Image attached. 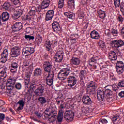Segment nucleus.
I'll return each instance as SVG.
<instances>
[{
  "instance_id": "nucleus-20",
  "label": "nucleus",
  "mask_w": 124,
  "mask_h": 124,
  "mask_svg": "<svg viewBox=\"0 0 124 124\" xmlns=\"http://www.w3.org/2000/svg\"><path fill=\"white\" fill-rule=\"evenodd\" d=\"M53 17H54V10H51L48 11L46 15V21H50V20H52Z\"/></svg>"
},
{
  "instance_id": "nucleus-5",
  "label": "nucleus",
  "mask_w": 124,
  "mask_h": 124,
  "mask_svg": "<svg viewBox=\"0 0 124 124\" xmlns=\"http://www.w3.org/2000/svg\"><path fill=\"white\" fill-rule=\"evenodd\" d=\"M97 88V84L93 81H90L89 82L88 85L87 87V92L89 93H95V90Z\"/></svg>"
},
{
  "instance_id": "nucleus-27",
  "label": "nucleus",
  "mask_w": 124,
  "mask_h": 124,
  "mask_svg": "<svg viewBox=\"0 0 124 124\" xmlns=\"http://www.w3.org/2000/svg\"><path fill=\"white\" fill-rule=\"evenodd\" d=\"M111 119L110 117L100 119L99 121V124H109L111 123Z\"/></svg>"
},
{
  "instance_id": "nucleus-11",
  "label": "nucleus",
  "mask_w": 124,
  "mask_h": 124,
  "mask_svg": "<svg viewBox=\"0 0 124 124\" xmlns=\"http://www.w3.org/2000/svg\"><path fill=\"white\" fill-rule=\"evenodd\" d=\"M38 85H39V81L38 80L36 79H33L31 83L30 86V89L34 92L37 89V87H38Z\"/></svg>"
},
{
  "instance_id": "nucleus-33",
  "label": "nucleus",
  "mask_w": 124,
  "mask_h": 124,
  "mask_svg": "<svg viewBox=\"0 0 124 124\" xmlns=\"http://www.w3.org/2000/svg\"><path fill=\"white\" fill-rule=\"evenodd\" d=\"M42 74V70L40 68H37L34 71V76H41Z\"/></svg>"
},
{
  "instance_id": "nucleus-57",
  "label": "nucleus",
  "mask_w": 124,
  "mask_h": 124,
  "mask_svg": "<svg viewBox=\"0 0 124 124\" xmlns=\"http://www.w3.org/2000/svg\"><path fill=\"white\" fill-rule=\"evenodd\" d=\"M30 65V60H25L23 63L24 66H29Z\"/></svg>"
},
{
  "instance_id": "nucleus-7",
  "label": "nucleus",
  "mask_w": 124,
  "mask_h": 124,
  "mask_svg": "<svg viewBox=\"0 0 124 124\" xmlns=\"http://www.w3.org/2000/svg\"><path fill=\"white\" fill-rule=\"evenodd\" d=\"M15 83H16V79L14 78L8 79L6 84L7 89L13 90L15 88Z\"/></svg>"
},
{
  "instance_id": "nucleus-54",
  "label": "nucleus",
  "mask_w": 124,
  "mask_h": 124,
  "mask_svg": "<svg viewBox=\"0 0 124 124\" xmlns=\"http://www.w3.org/2000/svg\"><path fill=\"white\" fill-rule=\"evenodd\" d=\"M111 33H112V34H113V35L116 36L118 34V31H117V30L112 29H111Z\"/></svg>"
},
{
  "instance_id": "nucleus-63",
  "label": "nucleus",
  "mask_w": 124,
  "mask_h": 124,
  "mask_svg": "<svg viewBox=\"0 0 124 124\" xmlns=\"http://www.w3.org/2000/svg\"><path fill=\"white\" fill-rule=\"evenodd\" d=\"M0 111L1 112H6V108L3 106H0Z\"/></svg>"
},
{
  "instance_id": "nucleus-1",
  "label": "nucleus",
  "mask_w": 124,
  "mask_h": 124,
  "mask_svg": "<svg viewBox=\"0 0 124 124\" xmlns=\"http://www.w3.org/2000/svg\"><path fill=\"white\" fill-rule=\"evenodd\" d=\"M113 95H114V92L109 89H107L105 91L98 89L97 91V97L99 101H103L105 99L108 100L109 97L111 98Z\"/></svg>"
},
{
  "instance_id": "nucleus-28",
  "label": "nucleus",
  "mask_w": 124,
  "mask_h": 124,
  "mask_svg": "<svg viewBox=\"0 0 124 124\" xmlns=\"http://www.w3.org/2000/svg\"><path fill=\"white\" fill-rule=\"evenodd\" d=\"M1 18L2 22L8 21L9 20V14L6 12H3L1 14Z\"/></svg>"
},
{
  "instance_id": "nucleus-39",
  "label": "nucleus",
  "mask_w": 124,
  "mask_h": 124,
  "mask_svg": "<svg viewBox=\"0 0 124 124\" xmlns=\"http://www.w3.org/2000/svg\"><path fill=\"white\" fill-rule=\"evenodd\" d=\"M124 67L116 66V69L118 74H122L124 72Z\"/></svg>"
},
{
  "instance_id": "nucleus-41",
  "label": "nucleus",
  "mask_w": 124,
  "mask_h": 124,
  "mask_svg": "<svg viewBox=\"0 0 124 124\" xmlns=\"http://www.w3.org/2000/svg\"><path fill=\"white\" fill-rule=\"evenodd\" d=\"M68 8L74 7V0H69L68 1Z\"/></svg>"
},
{
  "instance_id": "nucleus-55",
  "label": "nucleus",
  "mask_w": 124,
  "mask_h": 124,
  "mask_svg": "<svg viewBox=\"0 0 124 124\" xmlns=\"http://www.w3.org/2000/svg\"><path fill=\"white\" fill-rule=\"evenodd\" d=\"M119 87L118 85H112V90L114 92H117L118 90H119Z\"/></svg>"
},
{
  "instance_id": "nucleus-4",
  "label": "nucleus",
  "mask_w": 124,
  "mask_h": 124,
  "mask_svg": "<svg viewBox=\"0 0 124 124\" xmlns=\"http://www.w3.org/2000/svg\"><path fill=\"white\" fill-rule=\"evenodd\" d=\"M43 68L46 72H48V74H55L53 69V63L49 61H46L44 62Z\"/></svg>"
},
{
  "instance_id": "nucleus-52",
  "label": "nucleus",
  "mask_w": 124,
  "mask_h": 124,
  "mask_svg": "<svg viewBox=\"0 0 124 124\" xmlns=\"http://www.w3.org/2000/svg\"><path fill=\"white\" fill-rule=\"evenodd\" d=\"M120 11L122 12L123 15H124V2H122L120 4Z\"/></svg>"
},
{
  "instance_id": "nucleus-46",
  "label": "nucleus",
  "mask_w": 124,
  "mask_h": 124,
  "mask_svg": "<svg viewBox=\"0 0 124 124\" xmlns=\"http://www.w3.org/2000/svg\"><path fill=\"white\" fill-rule=\"evenodd\" d=\"M119 88H124V80H120L117 84Z\"/></svg>"
},
{
  "instance_id": "nucleus-14",
  "label": "nucleus",
  "mask_w": 124,
  "mask_h": 124,
  "mask_svg": "<svg viewBox=\"0 0 124 124\" xmlns=\"http://www.w3.org/2000/svg\"><path fill=\"white\" fill-rule=\"evenodd\" d=\"M8 58V50L5 49L1 54L0 61L1 62H6Z\"/></svg>"
},
{
  "instance_id": "nucleus-37",
  "label": "nucleus",
  "mask_w": 124,
  "mask_h": 124,
  "mask_svg": "<svg viewBox=\"0 0 124 124\" xmlns=\"http://www.w3.org/2000/svg\"><path fill=\"white\" fill-rule=\"evenodd\" d=\"M10 6H11V4H10V2H5L3 5V8L5 9V10H8L9 8H10Z\"/></svg>"
},
{
  "instance_id": "nucleus-34",
  "label": "nucleus",
  "mask_w": 124,
  "mask_h": 124,
  "mask_svg": "<svg viewBox=\"0 0 124 124\" xmlns=\"http://www.w3.org/2000/svg\"><path fill=\"white\" fill-rule=\"evenodd\" d=\"M106 11L100 10L98 11V15L99 18L101 19H104L106 17V14H105Z\"/></svg>"
},
{
  "instance_id": "nucleus-3",
  "label": "nucleus",
  "mask_w": 124,
  "mask_h": 124,
  "mask_svg": "<svg viewBox=\"0 0 124 124\" xmlns=\"http://www.w3.org/2000/svg\"><path fill=\"white\" fill-rule=\"evenodd\" d=\"M69 74H71V70L70 69H66L64 71L61 70L58 73V78L59 80L63 81V80H65L66 79V77H67Z\"/></svg>"
},
{
  "instance_id": "nucleus-62",
  "label": "nucleus",
  "mask_w": 124,
  "mask_h": 124,
  "mask_svg": "<svg viewBox=\"0 0 124 124\" xmlns=\"http://www.w3.org/2000/svg\"><path fill=\"white\" fill-rule=\"evenodd\" d=\"M31 19V17L29 15H27L24 16V20L25 21H27L28 20H30Z\"/></svg>"
},
{
  "instance_id": "nucleus-51",
  "label": "nucleus",
  "mask_w": 124,
  "mask_h": 124,
  "mask_svg": "<svg viewBox=\"0 0 124 124\" xmlns=\"http://www.w3.org/2000/svg\"><path fill=\"white\" fill-rule=\"evenodd\" d=\"M34 114L35 115H36L37 118H38V119H40V118H41V117H42V114L41 113H40L38 111H35L34 112Z\"/></svg>"
},
{
  "instance_id": "nucleus-43",
  "label": "nucleus",
  "mask_w": 124,
  "mask_h": 124,
  "mask_svg": "<svg viewBox=\"0 0 124 124\" xmlns=\"http://www.w3.org/2000/svg\"><path fill=\"white\" fill-rule=\"evenodd\" d=\"M15 87L16 90H21L22 89V83L20 82H17L15 86Z\"/></svg>"
},
{
  "instance_id": "nucleus-32",
  "label": "nucleus",
  "mask_w": 124,
  "mask_h": 124,
  "mask_svg": "<svg viewBox=\"0 0 124 124\" xmlns=\"http://www.w3.org/2000/svg\"><path fill=\"white\" fill-rule=\"evenodd\" d=\"M39 98H38V100L41 105H44L45 103H47V100L46 99V97H42V96H38Z\"/></svg>"
},
{
  "instance_id": "nucleus-22",
  "label": "nucleus",
  "mask_w": 124,
  "mask_h": 124,
  "mask_svg": "<svg viewBox=\"0 0 124 124\" xmlns=\"http://www.w3.org/2000/svg\"><path fill=\"white\" fill-rule=\"evenodd\" d=\"M52 29H53V31L56 32L60 31L61 30V28L59 22L57 21H54L52 23Z\"/></svg>"
},
{
  "instance_id": "nucleus-9",
  "label": "nucleus",
  "mask_w": 124,
  "mask_h": 124,
  "mask_svg": "<svg viewBox=\"0 0 124 124\" xmlns=\"http://www.w3.org/2000/svg\"><path fill=\"white\" fill-rule=\"evenodd\" d=\"M34 48L33 47L26 46L23 49L22 54L24 56H30L34 53Z\"/></svg>"
},
{
  "instance_id": "nucleus-15",
  "label": "nucleus",
  "mask_w": 124,
  "mask_h": 124,
  "mask_svg": "<svg viewBox=\"0 0 124 124\" xmlns=\"http://www.w3.org/2000/svg\"><path fill=\"white\" fill-rule=\"evenodd\" d=\"M54 75H55V74H48V76L46 77V84L48 86H49V87L53 85V83L54 82Z\"/></svg>"
},
{
  "instance_id": "nucleus-6",
  "label": "nucleus",
  "mask_w": 124,
  "mask_h": 124,
  "mask_svg": "<svg viewBox=\"0 0 124 124\" xmlns=\"http://www.w3.org/2000/svg\"><path fill=\"white\" fill-rule=\"evenodd\" d=\"M45 114L47 117H50V116H57L58 114V111L57 110V108L56 107H50L47 108L44 111Z\"/></svg>"
},
{
  "instance_id": "nucleus-35",
  "label": "nucleus",
  "mask_w": 124,
  "mask_h": 124,
  "mask_svg": "<svg viewBox=\"0 0 124 124\" xmlns=\"http://www.w3.org/2000/svg\"><path fill=\"white\" fill-rule=\"evenodd\" d=\"M27 96H28V98L31 99L32 96H33V91L31 90V89H29L26 93Z\"/></svg>"
},
{
  "instance_id": "nucleus-56",
  "label": "nucleus",
  "mask_w": 124,
  "mask_h": 124,
  "mask_svg": "<svg viewBox=\"0 0 124 124\" xmlns=\"http://www.w3.org/2000/svg\"><path fill=\"white\" fill-rule=\"evenodd\" d=\"M9 91L7 92V93L8 96L11 97L13 96L14 93L12 92V90H8Z\"/></svg>"
},
{
  "instance_id": "nucleus-13",
  "label": "nucleus",
  "mask_w": 124,
  "mask_h": 124,
  "mask_svg": "<svg viewBox=\"0 0 124 124\" xmlns=\"http://www.w3.org/2000/svg\"><path fill=\"white\" fill-rule=\"evenodd\" d=\"M77 83V79L76 78L73 76H70L68 78V87H73L75 85H76Z\"/></svg>"
},
{
  "instance_id": "nucleus-42",
  "label": "nucleus",
  "mask_w": 124,
  "mask_h": 124,
  "mask_svg": "<svg viewBox=\"0 0 124 124\" xmlns=\"http://www.w3.org/2000/svg\"><path fill=\"white\" fill-rule=\"evenodd\" d=\"M24 83L25 85H29L30 84V75H27L24 80Z\"/></svg>"
},
{
  "instance_id": "nucleus-38",
  "label": "nucleus",
  "mask_w": 124,
  "mask_h": 124,
  "mask_svg": "<svg viewBox=\"0 0 124 124\" xmlns=\"http://www.w3.org/2000/svg\"><path fill=\"white\" fill-rule=\"evenodd\" d=\"M45 117L46 118H48V121H49V122H50V123H54V122H55V121H56V118H55V117H56V116H55V115H51V117H50L49 116L48 117L46 114L45 115Z\"/></svg>"
},
{
  "instance_id": "nucleus-31",
  "label": "nucleus",
  "mask_w": 124,
  "mask_h": 124,
  "mask_svg": "<svg viewBox=\"0 0 124 124\" xmlns=\"http://www.w3.org/2000/svg\"><path fill=\"white\" fill-rule=\"evenodd\" d=\"M80 62H81V61L78 58H73L71 60V63L72 64H74V65H79Z\"/></svg>"
},
{
  "instance_id": "nucleus-12",
  "label": "nucleus",
  "mask_w": 124,
  "mask_h": 124,
  "mask_svg": "<svg viewBox=\"0 0 124 124\" xmlns=\"http://www.w3.org/2000/svg\"><path fill=\"white\" fill-rule=\"evenodd\" d=\"M74 117V112L72 110H67L64 114V118L65 121H69L71 119L72 120Z\"/></svg>"
},
{
  "instance_id": "nucleus-24",
  "label": "nucleus",
  "mask_w": 124,
  "mask_h": 124,
  "mask_svg": "<svg viewBox=\"0 0 124 124\" xmlns=\"http://www.w3.org/2000/svg\"><path fill=\"white\" fill-rule=\"evenodd\" d=\"M50 5V0H44L42 2L41 9H45L48 8Z\"/></svg>"
},
{
  "instance_id": "nucleus-17",
  "label": "nucleus",
  "mask_w": 124,
  "mask_h": 124,
  "mask_svg": "<svg viewBox=\"0 0 124 124\" xmlns=\"http://www.w3.org/2000/svg\"><path fill=\"white\" fill-rule=\"evenodd\" d=\"M12 30H13L14 31H19L22 30L23 29V25L21 22H16L12 27Z\"/></svg>"
},
{
  "instance_id": "nucleus-8",
  "label": "nucleus",
  "mask_w": 124,
  "mask_h": 124,
  "mask_svg": "<svg viewBox=\"0 0 124 124\" xmlns=\"http://www.w3.org/2000/svg\"><path fill=\"white\" fill-rule=\"evenodd\" d=\"M54 60L56 62H61L62 60H63V51L62 50L57 51L55 55Z\"/></svg>"
},
{
  "instance_id": "nucleus-40",
  "label": "nucleus",
  "mask_w": 124,
  "mask_h": 124,
  "mask_svg": "<svg viewBox=\"0 0 124 124\" xmlns=\"http://www.w3.org/2000/svg\"><path fill=\"white\" fill-rule=\"evenodd\" d=\"M29 14L30 16H34L35 15V7H32L29 11Z\"/></svg>"
},
{
  "instance_id": "nucleus-25",
  "label": "nucleus",
  "mask_w": 124,
  "mask_h": 124,
  "mask_svg": "<svg viewBox=\"0 0 124 124\" xmlns=\"http://www.w3.org/2000/svg\"><path fill=\"white\" fill-rule=\"evenodd\" d=\"M87 74H88V73L85 70H82L80 71L79 77L80 78L81 81H82V82H83L84 80H85V79L87 78Z\"/></svg>"
},
{
  "instance_id": "nucleus-58",
  "label": "nucleus",
  "mask_w": 124,
  "mask_h": 124,
  "mask_svg": "<svg viewBox=\"0 0 124 124\" xmlns=\"http://www.w3.org/2000/svg\"><path fill=\"white\" fill-rule=\"evenodd\" d=\"M4 118H5V116L4 115V114L2 113H0V123H1V122H2V121L4 120Z\"/></svg>"
},
{
  "instance_id": "nucleus-10",
  "label": "nucleus",
  "mask_w": 124,
  "mask_h": 124,
  "mask_svg": "<svg viewBox=\"0 0 124 124\" xmlns=\"http://www.w3.org/2000/svg\"><path fill=\"white\" fill-rule=\"evenodd\" d=\"M21 49L18 46H14L11 50V56L12 58H16L20 55Z\"/></svg>"
},
{
  "instance_id": "nucleus-53",
  "label": "nucleus",
  "mask_w": 124,
  "mask_h": 124,
  "mask_svg": "<svg viewBox=\"0 0 124 124\" xmlns=\"http://www.w3.org/2000/svg\"><path fill=\"white\" fill-rule=\"evenodd\" d=\"M18 104H19L20 106H22V107H24L25 105V102H24V100L22 99L21 100H19L17 102Z\"/></svg>"
},
{
  "instance_id": "nucleus-16",
  "label": "nucleus",
  "mask_w": 124,
  "mask_h": 124,
  "mask_svg": "<svg viewBox=\"0 0 124 124\" xmlns=\"http://www.w3.org/2000/svg\"><path fill=\"white\" fill-rule=\"evenodd\" d=\"M82 102L85 105H92L93 104V101L92 99L88 95H84L82 97Z\"/></svg>"
},
{
  "instance_id": "nucleus-44",
  "label": "nucleus",
  "mask_w": 124,
  "mask_h": 124,
  "mask_svg": "<svg viewBox=\"0 0 124 124\" xmlns=\"http://www.w3.org/2000/svg\"><path fill=\"white\" fill-rule=\"evenodd\" d=\"M99 46L101 48H105V42H104L103 40H100L99 41Z\"/></svg>"
},
{
  "instance_id": "nucleus-47",
  "label": "nucleus",
  "mask_w": 124,
  "mask_h": 124,
  "mask_svg": "<svg viewBox=\"0 0 124 124\" xmlns=\"http://www.w3.org/2000/svg\"><path fill=\"white\" fill-rule=\"evenodd\" d=\"M116 66L118 67H123L124 68V62L122 61H118L116 63Z\"/></svg>"
},
{
  "instance_id": "nucleus-59",
  "label": "nucleus",
  "mask_w": 124,
  "mask_h": 124,
  "mask_svg": "<svg viewBox=\"0 0 124 124\" xmlns=\"http://www.w3.org/2000/svg\"><path fill=\"white\" fill-rule=\"evenodd\" d=\"M117 21L121 22H124V18L123 17V16H119L117 18Z\"/></svg>"
},
{
  "instance_id": "nucleus-23",
  "label": "nucleus",
  "mask_w": 124,
  "mask_h": 124,
  "mask_svg": "<svg viewBox=\"0 0 124 124\" xmlns=\"http://www.w3.org/2000/svg\"><path fill=\"white\" fill-rule=\"evenodd\" d=\"M22 14H23V11L22 10H17L15 12L14 16H13V18L14 20L18 19V18H20V16H22Z\"/></svg>"
},
{
  "instance_id": "nucleus-48",
  "label": "nucleus",
  "mask_w": 124,
  "mask_h": 124,
  "mask_svg": "<svg viewBox=\"0 0 124 124\" xmlns=\"http://www.w3.org/2000/svg\"><path fill=\"white\" fill-rule=\"evenodd\" d=\"M64 5V1L59 0V3H58V8H62Z\"/></svg>"
},
{
  "instance_id": "nucleus-45",
  "label": "nucleus",
  "mask_w": 124,
  "mask_h": 124,
  "mask_svg": "<svg viewBox=\"0 0 124 124\" xmlns=\"http://www.w3.org/2000/svg\"><path fill=\"white\" fill-rule=\"evenodd\" d=\"M114 2L116 8L120 7V4H121V0H114Z\"/></svg>"
},
{
  "instance_id": "nucleus-29",
  "label": "nucleus",
  "mask_w": 124,
  "mask_h": 124,
  "mask_svg": "<svg viewBox=\"0 0 124 124\" xmlns=\"http://www.w3.org/2000/svg\"><path fill=\"white\" fill-rule=\"evenodd\" d=\"M7 70V68L5 67L2 71H0V80H1V79H4V78H6V76H7V75L6 74Z\"/></svg>"
},
{
  "instance_id": "nucleus-36",
  "label": "nucleus",
  "mask_w": 124,
  "mask_h": 124,
  "mask_svg": "<svg viewBox=\"0 0 124 124\" xmlns=\"http://www.w3.org/2000/svg\"><path fill=\"white\" fill-rule=\"evenodd\" d=\"M35 42L37 44H41V43L42 42V37L40 35H37L35 39Z\"/></svg>"
},
{
  "instance_id": "nucleus-61",
  "label": "nucleus",
  "mask_w": 124,
  "mask_h": 124,
  "mask_svg": "<svg viewBox=\"0 0 124 124\" xmlns=\"http://www.w3.org/2000/svg\"><path fill=\"white\" fill-rule=\"evenodd\" d=\"M10 71L12 73H16V72L17 71V68L11 67Z\"/></svg>"
},
{
  "instance_id": "nucleus-50",
  "label": "nucleus",
  "mask_w": 124,
  "mask_h": 124,
  "mask_svg": "<svg viewBox=\"0 0 124 124\" xmlns=\"http://www.w3.org/2000/svg\"><path fill=\"white\" fill-rule=\"evenodd\" d=\"M25 39H29V40H33V39H34V36L30 35H25Z\"/></svg>"
},
{
  "instance_id": "nucleus-30",
  "label": "nucleus",
  "mask_w": 124,
  "mask_h": 124,
  "mask_svg": "<svg viewBox=\"0 0 124 124\" xmlns=\"http://www.w3.org/2000/svg\"><path fill=\"white\" fill-rule=\"evenodd\" d=\"M108 57L110 61H116L117 60V53L115 51H110Z\"/></svg>"
},
{
  "instance_id": "nucleus-60",
  "label": "nucleus",
  "mask_w": 124,
  "mask_h": 124,
  "mask_svg": "<svg viewBox=\"0 0 124 124\" xmlns=\"http://www.w3.org/2000/svg\"><path fill=\"white\" fill-rule=\"evenodd\" d=\"M12 67H14V68H18V64L16 63V62H13L12 64Z\"/></svg>"
},
{
  "instance_id": "nucleus-64",
  "label": "nucleus",
  "mask_w": 124,
  "mask_h": 124,
  "mask_svg": "<svg viewBox=\"0 0 124 124\" xmlns=\"http://www.w3.org/2000/svg\"><path fill=\"white\" fill-rule=\"evenodd\" d=\"M119 95L121 96V97H124V91H122L119 93Z\"/></svg>"
},
{
  "instance_id": "nucleus-19",
  "label": "nucleus",
  "mask_w": 124,
  "mask_h": 124,
  "mask_svg": "<svg viewBox=\"0 0 124 124\" xmlns=\"http://www.w3.org/2000/svg\"><path fill=\"white\" fill-rule=\"evenodd\" d=\"M63 119V110L62 109H61L59 110L58 113V115L57 116V119L56 121L57 124H61L62 122V120Z\"/></svg>"
},
{
  "instance_id": "nucleus-26",
  "label": "nucleus",
  "mask_w": 124,
  "mask_h": 124,
  "mask_svg": "<svg viewBox=\"0 0 124 124\" xmlns=\"http://www.w3.org/2000/svg\"><path fill=\"white\" fill-rule=\"evenodd\" d=\"M90 35L92 39H99L100 38V36H99L98 32L94 30L91 32Z\"/></svg>"
},
{
  "instance_id": "nucleus-21",
  "label": "nucleus",
  "mask_w": 124,
  "mask_h": 124,
  "mask_svg": "<svg viewBox=\"0 0 124 124\" xmlns=\"http://www.w3.org/2000/svg\"><path fill=\"white\" fill-rule=\"evenodd\" d=\"M99 59L97 57H92L89 61V65L93 66L95 68H96V65H94L96 63L97 61H99Z\"/></svg>"
},
{
  "instance_id": "nucleus-49",
  "label": "nucleus",
  "mask_w": 124,
  "mask_h": 124,
  "mask_svg": "<svg viewBox=\"0 0 124 124\" xmlns=\"http://www.w3.org/2000/svg\"><path fill=\"white\" fill-rule=\"evenodd\" d=\"M59 99H60V98L58 97L56 100V102L58 106H61V105L64 104V103L63 102V100H59Z\"/></svg>"
},
{
  "instance_id": "nucleus-18",
  "label": "nucleus",
  "mask_w": 124,
  "mask_h": 124,
  "mask_svg": "<svg viewBox=\"0 0 124 124\" xmlns=\"http://www.w3.org/2000/svg\"><path fill=\"white\" fill-rule=\"evenodd\" d=\"M112 43L114 45L115 48H119L122 47L124 45V41L122 40H115L112 41Z\"/></svg>"
},
{
  "instance_id": "nucleus-2",
  "label": "nucleus",
  "mask_w": 124,
  "mask_h": 124,
  "mask_svg": "<svg viewBox=\"0 0 124 124\" xmlns=\"http://www.w3.org/2000/svg\"><path fill=\"white\" fill-rule=\"evenodd\" d=\"M45 89H46V86L45 84L39 83L37 89L33 91V97L42 96L43 93H45Z\"/></svg>"
}]
</instances>
